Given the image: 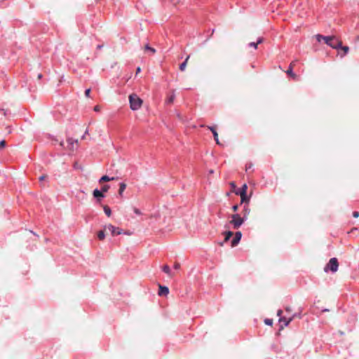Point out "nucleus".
I'll return each instance as SVG.
<instances>
[{"instance_id": "5", "label": "nucleus", "mask_w": 359, "mask_h": 359, "mask_svg": "<svg viewBox=\"0 0 359 359\" xmlns=\"http://www.w3.org/2000/svg\"><path fill=\"white\" fill-rule=\"evenodd\" d=\"M339 263L337 258H331L328 264L325 267V271L330 270L332 272H336L338 270Z\"/></svg>"}, {"instance_id": "2", "label": "nucleus", "mask_w": 359, "mask_h": 359, "mask_svg": "<svg viewBox=\"0 0 359 359\" xmlns=\"http://www.w3.org/2000/svg\"><path fill=\"white\" fill-rule=\"evenodd\" d=\"M129 102L130 107L133 111L139 109L142 104V100L140 99L136 94H132L129 96Z\"/></svg>"}, {"instance_id": "29", "label": "nucleus", "mask_w": 359, "mask_h": 359, "mask_svg": "<svg viewBox=\"0 0 359 359\" xmlns=\"http://www.w3.org/2000/svg\"><path fill=\"white\" fill-rule=\"evenodd\" d=\"M6 141L5 140H2L0 142V149H4L5 147H6Z\"/></svg>"}, {"instance_id": "43", "label": "nucleus", "mask_w": 359, "mask_h": 359, "mask_svg": "<svg viewBox=\"0 0 359 359\" xmlns=\"http://www.w3.org/2000/svg\"><path fill=\"white\" fill-rule=\"evenodd\" d=\"M74 168H78V165H77V163H76L74 164Z\"/></svg>"}, {"instance_id": "16", "label": "nucleus", "mask_w": 359, "mask_h": 359, "mask_svg": "<svg viewBox=\"0 0 359 359\" xmlns=\"http://www.w3.org/2000/svg\"><path fill=\"white\" fill-rule=\"evenodd\" d=\"M247 190H248V186L246 184H244L240 191H236V194H237V195L245 194H247Z\"/></svg>"}, {"instance_id": "40", "label": "nucleus", "mask_w": 359, "mask_h": 359, "mask_svg": "<svg viewBox=\"0 0 359 359\" xmlns=\"http://www.w3.org/2000/svg\"><path fill=\"white\" fill-rule=\"evenodd\" d=\"M140 71H141V68H140V67H137V69H136V74L140 73Z\"/></svg>"}, {"instance_id": "13", "label": "nucleus", "mask_w": 359, "mask_h": 359, "mask_svg": "<svg viewBox=\"0 0 359 359\" xmlns=\"http://www.w3.org/2000/svg\"><path fill=\"white\" fill-rule=\"evenodd\" d=\"M144 50L145 53H148L150 55H154L156 52V49L152 47H150L149 44H146L144 46Z\"/></svg>"}, {"instance_id": "21", "label": "nucleus", "mask_w": 359, "mask_h": 359, "mask_svg": "<svg viewBox=\"0 0 359 359\" xmlns=\"http://www.w3.org/2000/svg\"><path fill=\"white\" fill-rule=\"evenodd\" d=\"M225 238H224V242H227L230 238L233 235L232 231H228L224 232Z\"/></svg>"}, {"instance_id": "15", "label": "nucleus", "mask_w": 359, "mask_h": 359, "mask_svg": "<svg viewBox=\"0 0 359 359\" xmlns=\"http://www.w3.org/2000/svg\"><path fill=\"white\" fill-rule=\"evenodd\" d=\"M114 180H116L115 177H109L107 175H103L99 180V183L101 184V183H103V182H109V181Z\"/></svg>"}, {"instance_id": "35", "label": "nucleus", "mask_w": 359, "mask_h": 359, "mask_svg": "<svg viewBox=\"0 0 359 359\" xmlns=\"http://www.w3.org/2000/svg\"><path fill=\"white\" fill-rule=\"evenodd\" d=\"M47 177H48V176H47L46 175H41V176L39 177V180H40V181H43V180H44L45 179H46V178H47Z\"/></svg>"}, {"instance_id": "9", "label": "nucleus", "mask_w": 359, "mask_h": 359, "mask_svg": "<svg viewBox=\"0 0 359 359\" xmlns=\"http://www.w3.org/2000/svg\"><path fill=\"white\" fill-rule=\"evenodd\" d=\"M169 293V289L166 286L159 285L158 294L160 296H166Z\"/></svg>"}, {"instance_id": "8", "label": "nucleus", "mask_w": 359, "mask_h": 359, "mask_svg": "<svg viewBox=\"0 0 359 359\" xmlns=\"http://www.w3.org/2000/svg\"><path fill=\"white\" fill-rule=\"evenodd\" d=\"M296 62H297V60L292 61L290 64L289 68H288V69L286 72V73L288 75H290L291 77H292L294 79L297 78V76L294 73H293L292 69H293L294 67L295 66Z\"/></svg>"}, {"instance_id": "30", "label": "nucleus", "mask_w": 359, "mask_h": 359, "mask_svg": "<svg viewBox=\"0 0 359 359\" xmlns=\"http://www.w3.org/2000/svg\"><path fill=\"white\" fill-rule=\"evenodd\" d=\"M249 46H251V47L255 48V49H257L258 45L257 44V43L251 42V43H249Z\"/></svg>"}, {"instance_id": "6", "label": "nucleus", "mask_w": 359, "mask_h": 359, "mask_svg": "<svg viewBox=\"0 0 359 359\" xmlns=\"http://www.w3.org/2000/svg\"><path fill=\"white\" fill-rule=\"evenodd\" d=\"M104 230H108L111 232L113 236L120 235L122 233V230L118 227H116L112 224H108L104 226Z\"/></svg>"}, {"instance_id": "22", "label": "nucleus", "mask_w": 359, "mask_h": 359, "mask_svg": "<svg viewBox=\"0 0 359 359\" xmlns=\"http://www.w3.org/2000/svg\"><path fill=\"white\" fill-rule=\"evenodd\" d=\"M241 199V203H248L250 201V198L247 196V194L243 195H240Z\"/></svg>"}, {"instance_id": "32", "label": "nucleus", "mask_w": 359, "mask_h": 359, "mask_svg": "<svg viewBox=\"0 0 359 359\" xmlns=\"http://www.w3.org/2000/svg\"><path fill=\"white\" fill-rule=\"evenodd\" d=\"M90 88H88V89L86 90V91H85V95H86V97H90Z\"/></svg>"}, {"instance_id": "38", "label": "nucleus", "mask_w": 359, "mask_h": 359, "mask_svg": "<svg viewBox=\"0 0 359 359\" xmlns=\"http://www.w3.org/2000/svg\"><path fill=\"white\" fill-rule=\"evenodd\" d=\"M94 110H95V111H100V106H98V105L95 106V107H94Z\"/></svg>"}, {"instance_id": "24", "label": "nucleus", "mask_w": 359, "mask_h": 359, "mask_svg": "<svg viewBox=\"0 0 359 359\" xmlns=\"http://www.w3.org/2000/svg\"><path fill=\"white\" fill-rule=\"evenodd\" d=\"M339 48L341 49L344 52V54L341 55L342 57L347 54L349 50V48L348 46H341V47H339Z\"/></svg>"}, {"instance_id": "1", "label": "nucleus", "mask_w": 359, "mask_h": 359, "mask_svg": "<svg viewBox=\"0 0 359 359\" xmlns=\"http://www.w3.org/2000/svg\"><path fill=\"white\" fill-rule=\"evenodd\" d=\"M316 37L318 42H320L323 39L327 45L334 49H339V47L341 46V41L338 39L335 36H324L321 34H317Z\"/></svg>"}, {"instance_id": "36", "label": "nucleus", "mask_w": 359, "mask_h": 359, "mask_svg": "<svg viewBox=\"0 0 359 359\" xmlns=\"http://www.w3.org/2000/svg\"><path fill=\"white\" fill-rule=\"evenodd\" d=\"M238 209V205H235L232 207V210L233 212H236Z\"/></svg>"}, {"instance_id": "33", "label": "nucleus", "mask_w": 359, "mask_h": 359, "mask_svg": "<svg viewBox=\"0 0 359 359\" xmlns=\"http://www.w3.org/2000/svg\"><path fill=\"white\" fill-rule=\"evenodd\" d=\"M353 217L355 218H358L359 217V212L355 211L353 212Z\"/></svg>"}, {"instance_id": "19", "label": "nucleus", "mask_w": 359, "mask_h": 359, "mask_svg": "<svg viewBox=\"0 0 359 359\" xmlns=\"http://www.w3.org/2000/svg\"><path fill=\"white\" fill-rule=\"evenodd\" d=\"M102 207H103L104 212L107 215V216L110 217L111 215V210L110 208L107 205H104Z\"/></svg>"}, {"instance_id": "14", "label": "nucleus", "mask_w": 359, "mask_h": 359, "mask_svg": "<svg viewBox=\"0 0 359 359\" xmlns=\"http://www.w3.org/2000/svg\"><path fill=\"white\" fill-rule=\"evenodd\" d=\"M175 98V91L172 90L171 95H169L168 97V98L166 99L165 102L168 104H171L173 103Z\"/></svg>"}, {"instance_id": "27", "label": "nucleus", "mask_w": 359, "mask_h": 359, "mask_svg": "<svg viewBox=\"0 0 359 359\" xmlns=\"http://www.w3.org/2000/svg\"><path fill=\"white\" fill-rule=\"evenodd\" d=\"M264 323L266 325L271 326L273 325V320L266 318L265 319Z\"/></svg>"}, {"instance_id": "17", "label": "nucleus", "mask_w": 359, "mask_h": 359, "mask_svg": "<svg viewBox=\"0 0 359 359\" xmlns=\"http://www.w3.org/2000/svg\"><path fill=\"white\" fill-rule=\"evenodd\" d=\"M189 57H190V56L188 55L186 57L185 60L180 65V71L184 72L185 70V69L187 67V63H188V61L189 60Z\"/></svg>"}, {"instance_id": "20", "label": "nucleus", "mask_w": 359, "mask_h": 359, "mask_svg": "<svg viewBox=\"0 0 359 359\" xmlns=\"http://www.w3.org/2000/svg\"><path fill=\"white\" fill-rule=\"evenodd\" d=\"M126 188V184L123 182L119 184L118 194L122 195L123 192L125 191Z\"/></svg>"}, {"instance_id": "39", "label": "nucleus", "mask_w": 359, "mask_h": 359, "mask_svg": "<svg viewBox=\"0 0 359 359\" xmlns=\"http://www.w3.org/2000/svg\"><path fill=\"white\" fill-rule=\"evenodd\" d=\"M230 185L231 186V187H232V188H235V187H236V184H235V182H231L230 183Z\"/></svg>"}, {"instance_id": "18", "label": "nucleus", "mask_w": 359, "mask_h": 359, "mask_svg": "<svg viewBox=\"0 0 359 359\" xmlns=\"http://www.w3.org/2000/svg\"><path fill=\"white\" fill-rule=\"evenodd\" d=\"M163 271L167 273L170 277H172L174 275L171 273V270L168 265H165L163 266Z\"/></svg>"}, {"instance_id": "4", "label": "nucleus", "mask_w": 359, "mask_h": 359, "mask_svg": "<svg viewBox=\"0 0 359 359\" xmlns=\"http://www.w3.org/2000/svg\"><path fill=\"white\" fill-rule=\"evenodd\" d=\"M60 145L67 148L70 151H74L78 147V141L75 140L71 137H68L66 140V142H61Z\"/></svg>"}, {"instance_id": "37", "label": "nucleus", "mask_w": 359, "mask_h": 359, "mask_svg": "<svg viewBox=\"0 0 359 359\" xmlns=\"http://www.w3.org/2000/svg\"><path fill=\"white\" fill-rule=\"evenodd\" d=\"M282 313H283V311H282V310H280H280H278V312H277V315H278V316H280V318L281 317Z\"/></svg>"}, {"instance_id": "44", "label": "nucleus", "mask_w": 359, "mask_h": 359, "mask_svg": "<svg viewBox=\"0 0 359 359\" xmlns=\"http://www.w3.org/2000/svg\"><path fill=\"white\" fill-rule=\"evenodd\" d=\"M358 38H359V36H358Z\"/></svg>"}, {"instance_id": "41", "label": "nucleus", "mask_w": 359, "mask_h": 359, "mask_svg": "<svg viewBox=\"0 0 359 359\" xmlns=\"http://www.w3.org/2000/svg\"><path fill=\"white\" fill-rule=\"evenodd\" d=\"M285 311H286L287 312H288V313H289V312H290V311H291V309H290V307H286V308H285Z\"/></svg>"}, {"instance_id": "34", "label": "nucleus", "mask_w": 359, "mask_h": 359, "mask_svg": "<svg viewBox=\"0 0 359 359\" xmlns=\"http://www.w3.org/2000/svg\"><path fill=\"white\" fill-rule=\"evenodd\" d=\"M264 41V39L262 37H260L258 39L257 41L256 42L257 45L262 43Z\"/></svg>"}, {"instance_id": "28", "label": "nucleus", "mask_w": 359, "mask_h": 359, "mask_svg": "<svg viewBox=\"0 0 359 359\" xmlns=\"http://www.w3.org/2000/svg\"><path fill=\"white\" fill-rule=\"evenodd\" d=\"M133 211H134V212H135L136 215H142V212H141L140 210H139V209H138V208H133Z\"/></svg>"}, {"instance_id": "31", "label": "nucleus", "mask_w": 359, "mask_h": 359, "mask_svg": "<svg viewBox=\"0 0 359 359\" xmlns=\"http://www.w3.org/2000/svg\"><path fill=\"white\" fill-rule=\"evenodd\" d=\"M180 264L178 263V262H175L174 264V269H180Z\"/></svg>"}, {"instance_id": "26", "label": "nucleus", "mask_w": 359, "mask_h": 359, "mask_svg": "<svg viewBox=\"0 0 359 359\" xmlns=\"http://www.w3.org/2000/svg\"><path fill=\"white\" fill-rule=\"evenodd\" d=\"M253 166V164L252 163H248L245 165V171L248 172Z\"/></svg>"}, {"instance_id": "3", "label": "nucleus", "mask_w": 359, "mask_h": 359, "mask_svg": "<svg viewBox=\"0 0 359 359\" xmlns=\"http://www.w3.org/2000/svg\"><path fill=\"white\" fill-rule=\"evenodd\" d=\"M245 216L241 217L238 214L231 215L230 224H233L234 229H238L244 222Z\"/></svg>"}, {"instance_id": "25", "label": "nucleus", "mask_w": 359, "mask_h": 359, "mask_svg": "<svg viewBox=\"0 0 359 359\" xmlns=\"http://www.w3.org/2000/svg\"><path fill=\"white\" fill-rule=\"evenodd\" d=\"M109 188H110L109 185H108V184H105V185H104V186L101 188V190H100V191H102V193L104 194V193H105V192H107V191H108V190L109 189Z\"/></svg>"}, {"instance_id": "12", "label": "nucleus", "mask_w": 359, "mask_h": 359, "mask_svg": "<svg viewBox=\"0 0 359 359\" xmlns=\"http://www.w3.org/2000/svg\"><path fill=\"white\" fill-rule=\"evenodd\" d=\"M208 128L211 130V132L213 134V136H214V139L216 142V143L217 144H219V138H218V133L216 131V129L215 127L213 126H208Z\"/></svg>"}, {"instance_id": "10", "label": "nucleus", "mask_w": 359, "mask_h": 359, "mask_svg": "<svg viewBox=\"0 0 359 359\" xmlns=\"http://www.w3.org/2000/svg\"><path fill=\"white\" fill-rule=\"evenodd\" d=\"M93 195L95 198L97 199L98 201H100L101 198L104 197L102 191L98 189H95L93 192Z\"/></svg>"}, {"instance_id": "42", "label": "nucleus", "mask_w": 359, "mask_h": 359, "mask_svg": "<svg viewBox=\"0 0 359 359\" xmlns=\"http://www.w3.org/2000/svg\"><path fill=\"white\" fill-rule=\"evenodd\" d=\"M41 77H42V75H41V74H39L38 75V79H41Z\"/></svg>"}, {"instance_id": "7", "label": "nucleus", "mask_w": 359, "mask_h": 359, "mask_svg": "<svg viewBox=\"0 0 359 359\" xmlns=\"http://www.w3.org/2000/svg\"><path fill=\"white\" fill-rule=\"evenodd\" d=\"M242 233L241 231L236 232L233 240L231 241V247L236 246L241 239Z\"/></svg>"}, {"instance_id": "23", "label": "nucleus", "mask_w": 359, "mask_h": 359, "mask_svg": "<svg viewBox=\"0 0 359 359\" xmlns=\"http://www.w3.org/2000/svg\"><path fill=\"white\" fill-rule=\"evenodd\" d=\"M106 230H102V231H100L98 233H97V237L100 240H103L105 237V234H104V231Z\"/></svg>"}, {"instance_id": "11", "label": "nucleus", "mask_w": 359, "mask_h": 359, "mask_svg": "<svg viewBox=\"0 0 359 359\" xmlns=\"http://www.w3.org/2000/svg\"><path fill=\"white\" fill-rule=\"evenodd\" d=\"M294 316L289 317L287 318L286 317H280L279 318V322L283 323L285 326H287L289 323L293 320Z\"/></svg>"}]
</instances>
